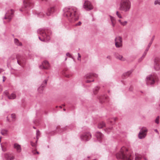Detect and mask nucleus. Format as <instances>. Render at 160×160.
I'll return each instance as SVG.
<instances>
[{"label":"nucleus","instance_id":"16","mask_svg":"<svg viewBox=\"0 0 160 160\" xmlns=\"http://www.w3.org/2000/svg\"><path fill=\"white\" fill-rule=\"evenodd\" d=\"M98 77V75L96 74L88 73L85 76V77L87 79H92L93 77L97 78Z\"/></svg>","mask_w":160,"mask_h":160},{"label":"nucleus","instance_id":"22","mask_svg":"<svg viewBox=\"0 0 160 160\" xmlns=\"http://www.w3.org/2000/svg\"><path fill=\"white\" fill-rule=\"evenodd\" d=\"M115 57L117 59H118L122 61H124L125 60V58H124L122 55L119 54L115 55Z\"/></svg>","mask_w":160,"mask_h":160},{"label":"nucleus","instance_id":"19","mask_svg":"<svg viewBox=\"0 0 160 160\" xmlns=\"http://www.w3.org/2000/svg\"><path fill=\"white\" fill-rule=\"evenodd\" d=\"M148 51V49H146L142 57L139 59L138 61L139 62H141L145 57Z\"/></svg>","mask_w":160,"mask_h":160},{"label":"nucleus","instance_id":"52","mask_svg":"<svg viewBox=\"0 0 160 160\" xmlns=\"http://www.w3.org/2000/svg\"><path fill=\"white\" fill-rule=\"evenodd\" d=\"M154 131L155 132H156L158 133V130L157 129H155L154 130Z\"/></svg>","mask_w":160,"mask_h":160},{"label":"nucleus","instance_id":"45","mask_svg":"<svg viewBox=\"0 0 160 160\" xmlns=\"http://www.w3.org/2000/svg\"><path fill=\"white\" fill-rule=\"evenodd\" d=\"M81 22H79L78 23H77L76 24V26H80L81 25Z\"/></svg>","mask_w":160,"mask_h":160},{"label":"nucleus","instance_id":"37","mask_svg":"<svg viewBox=\"0 0 160 160\" xmlns=\"http://www.w3.org/2000/svg\"><path fill=\"white\" fill-rule=\"evenodd\" d=\"M36 134H37V139H38V137L40 135V132L38 130H37Z\"/></svg>","mask_w":160,"mask_h":160},{"label":"nucleus","instance_id":"62","mask_svg":"<svg viewBox=\"0 0 160 160\" xmlns=\"http://www.w3.org/2000/svg\"><path fill=\"white\" fill-rule=\"evenodd\" d=\"M93 160H95V159H93Z\"/></svg>","mask_w":160,"mask_h":160},{"label":"nucleus","instance_id":"53","mask_svg":"<svg viewBox=\"0 0 160 160\" xmlns=\"http://www.w3.org/2000/svg\"><path fill=\"white\" fill-rule=\"evenodd\" d=\"M20 11L21 12L23 11V10H22V9H20Z\"/></svg>","mask_w":160,"mask_h":160},{"label":"nucleus","instance_id":"3","mask_svg":"<svg viewBox=\"0 0 160 160\" xmlns=\"http://www.w3.org/2000/svg\"><path fill=\"white\" fill-rule=\"evenodd\" d=\"M127 151V149L125 147H122L120 152L116 155L117 158L122 159V160H132L131 156H128L126 155Z\"/></svg>","mask_w":160,"mask_h":160},{"label":"nucleus","instance_id":"18","mask_svg":"<svg viewBox=\"0 0 160 160\" xmlns=\"http://www.w3.org/2000/svg\"><path fill=\"white\" fill-rule=\"evenodd\" d=\"M95 135L99 141H100L103 137V135L100 132H97Z\"/></svg>","mask_w":160,"mask_h":160},{"label":"nucleus","instance_id":"36","mask_svg":"<svg viewBox=\"0 0 160 160\" xmlns=\"http://www.w3.org/2000/svg\"><path fill=\"white\" fill-rule=\"evenodd\" d=\"M159 116H158L156 118V119L155 122L157 124H158L159 123Z\"/></svg>","mask_w":160,"mask_h":160},{"label":"nucleus","instance_id":"38","mask_svg":"<svg viewBox=\"0 0 160 160\" xmlns=\"http://www.w3.org/2000/svg\"><path fill=\"white\" fill-rule=\"evenodd\" d=\"M66 55L67 56L69 57L70 58L73 59V58L72 56L69 52L67 53Z\"/></svg>","mask_w":160,"mask_h":160},{"label":"nucleus","instance_id":"59","mask_svg":"<svg viewBox=\"0 0 160 160\" xmlns=\"http://www.w3.org/2000/svg\"><path fill=\"white\" fill-rule=\"evenodd\" d=\"M112 121H111L110 122H111V123H112Z\"/></svg>","mask_w":160,"mask_h":160},{"label":"nucleus","instance_id":"43","mask_svg":"<svg viewBox=\"0 0 160 160\" xmlns=\"http://www.w3.org/2000/svg\"><path fill=\"white\" fill-rule=\"evenodd\" d=\"M32 153H33V154H35L36 153L38 154H39V152H38V151L35 152V151H32Z\"/></svg>","mask_w":160,"mask_h":160},{"label":"nucleus","instance_id":"15","mask_svg":"<svg viewBox=\"0 0 160 160\" xmlns=\"http://www.w3.org/2000/svg\"><path fill=\"white\" fill-rule=\"evenodd\" d=\"M47 80H45L44 81L43 83L42 84L40 87L38 89V92L41 93L42 92L43 90V88L47 84Z\"/></svg>","mask_w":160,"mask_h":160},{"label":"nucleus","instance_id":"10","mask_svg":"<svg viewBox=\"0 0 160 160\" xmlns=\"http://www.w3.org/2000/svg\"><path fill=\"white\" fill-rule=\"evenodd\" d=\"M83 8L86 10H90L92 9L93 7L91 2L88 1H85L83 5Z\"/></svg>","mask_w":160,"mask_h":160},{"label":"nucleus","instance_id":"31","mask_svg":"<svg viewBox=\"0 0 160 160\" xmlns=\"http://www.w3.org/2000/svg\"><path fill=\"white\" fill-rule=\"evenodd\" d=\"M154 4L155 5H160V0H156L154 2Z\"/></svg>","mask_w":160,"mask_h":160},{"label":"nucleus","instance_id":"41","mask_svg":"<svg viewBox=\"0 0 160 160\" xmlns=\"http://www.w3.org/2000/svg\"><path fill=\"white\" fill-rule=\"evenodd\" d=\"M78 60L79 61H81V59L80 58L81 57V56L79 53H78Z\"/></svg>","mask_w":160,"mask_h":160},{"label":"nucleus","instance_id":"20","mask_svg":"<svg viewBox=\"0 0 160 160\" xmlns=\"http://www.w3.org/2000/svg\"><path fill=\"white\" fill-rule=\"evenodd\" d=\"M5 157L7 160H12L14 158V156H11L8 154H5Z\"/></svg>","mask_w":160,"mask_h":160},{"label":"nucleus","instance_id":"44","mask_svg":"<svg viewBox=\"0 0 160 160\" xmlns=\"http://www.w3.org/2000/svg\"><path fill=\"white\" fill-rule=\"evenodd\" d=\"M1 147L2 148V150L3 152H5L6 151V148H3L2 146V144H1Z\"/></svg>","mask_w":160,"mask_h":160},{"label":"nucleus","instance_id":"24","mask_svg":"<svg viewBox=\"0 0 160 160\" xmlns=\"http://www.w3.org/2000/svg\"><path fill=\"white\" fill-rule=\"evenodd\" d=\"M16 95L14 93H12L10 95L8 96V99H14L16 98Z\"/></svg>","mask_w":160,"mask_h":160},{"label":"nucleus","instance_id":"50","mask_svg":"<svg viewBox=\"0 0 160 160\" xmlns=\"http://www.w3.org/2000/svg\"><path fill=\"white\" fill-rule=\"evenodd\" d=\"M4 70L2 69H0V73L3 71Z\"/></svg>","mask_w":160,"mask_h":160},{"label":"nucleus","instance_id":"56","mask_svg":"<svg viewBox=\"0 0 160 160\" xmlns=\"http://www.w3.org/2000/svg\"><path fill=\"white\" fill-rule=\"evenodd\" d=\"M67 59V58H65V60H66Z\"/></svg>","mask_w":160,"mask_h":160},{"label":"nucleus","instance_id":"23","mask_svg":"<svg viewBox=\"0 0 160 160\" xmlns=\"http://www.w3.org/2000/svg\"><path fill=\"white\" fill-rule=\"evenodd\" d=\"M105 126V124L103 122H101L99 123L98 127L99 128H102Z\"/></svg>","mask_w":160,"mask_h":160},{"label":"nucleus","instance_id":"35","mask_svg":"<svg viewBox=\"0 0 160 160\" xmlns=\"http://www.w3.org/2000/svg\"><path fill=\"white\" fill-rule=\"evenodd\" d=\"M152 42V40H151V41H150V42L148 44V46L146 48V49H148V50L149 49V48L151 46Z\"/></svg>","mask_w":160,"mask_h":160},{"label":"nucleus","instance_id":"28","mask_svg":"<svg viewBox=\"0 0 160 160\" xmlns=\"http://www.w3.org/2000/svg\"><path fill=\"white\" fill-rule=\"evenodd\" d=\"M116 15L118 17L120 18H122V17L121 13L119 12L118 11H117L116 12Z\"/></svg>","mask_w":160,"mask_h":160},{"label":"nucleus","instance_id":"6","mask_svg":"<svg viewBox=\"0 0 160 160\" xmlns=\"http://www.w3.org/2000/svg\"><path fill=\"white\" fill-rule=\"evenodd\" d=\"M80 138L82 141H88L91 138V135L89 132H85L81 135Z\"/></svg>","mask_w":160,"mask_h":160},{"label":"nucleus","instance_id":"33","mask_svg":"<svg viewBox=\"0 0 160 160\" xmlns=\"http://www.w3.org/2000/svg\"><path fill=\"white\" fill-rule=\"evenodd\" d=\"M112 127L109 128H108L105 129V131L106 132H107L108 133L110 132V131L112 130Z\"/></svg>","mask_w":160,"mask_h":160},{"label":"nucleus","instance_id":"2","mask_svg":"<svg viewBox=\"0 0 160 160\" xmlns=\"http://www.w3.org/2000/svg\"><path fill=\"white\" fill-rule=\"evenodd\" d=\"M131 2L130 0H120L118 9L124 12H129L131 8Z\"/></svg>","mask_w":160,"mask_h":160},{"label":"nucleus","instance_id":"26","mask_svg":"<svg viewBox=\"0 0 160 160\" xmlns=\"http://www.w3.org/2000/svg\"><path fill=\"white\" fill-rule=\"evenodd\" d=\"M99 89V87L98 86L95 87L93 89V93L94 94H95L97 93V92L98 91V90Z\"/></svg>","mask_w":160,"mask_h":160},{"label":"nucleus","instance_id":"29","mask_svg":"<svg viewBox=\"0 0 160 160\" xmlns=\"http://www.w3.org/2000/svg\"><path fill=\"white\" fill-rule=\"evenodd\" d=\"M142 158L141 156L140 155H136L135 160H139Z\"/></svg>","mask_w":160,"mask_h":160},{"label":"nucleus","instance_id":"32","mask_svg":"<svg viewBox=\"0 0 160 160\" xmlns=\"http://www.w3.org/2000/svg\"><path fill=\"white\" fill-rule=\"evenodd\" d=\"M38 139L35 142H33L32 141L30 142L31 144L32 147H35L36 146V143L37 142Z\"/></svg>","mask_w":160,"mask_h":160},{"label":"nucleus","instance_id":"40","mask_svg":"<svg viewBox=\"0 0 160 160\" xmlns=\"http://www.w3.org/2000/svg\"><path fill=\"white\" fill-rule=\"evenodd\" d=\"M94 81V80L93 79H92V80H87L86 81V82L87 83H90L91 82H93Z\"/></svg>","mask_w":160,"mask_h":160},{"label":"nucleus","instance_id":"17","mask_svg":"<svg viewBox=\"0 0 160 160\" xmlns=\"http://www.w3.org/2000/svg\"><path fill=\"white\" fill-rule=\"evenodd\" d=\"M111 22V24L113 28L115 26L116 24V19L115 18L111 15L109 16Z\"/></svg>","mask_w":160,"mask_h":160},{"label":"nucleus","instance_id":"8","mask_svg":"<svg viewBox=\"0 0 160 160\" xmlns=\"http://www.w3.org/2000/svg\"><path fill=\"white\" fill-rule=\"evenodd\" d=\"M160 59L159 58H155L154 60V67L155 70L158 71L160 69Z\"/></svg>","mask_w":160,"mask_h":160},{"label":"nucleus","instance_id":"39","mask_svg":"<svg viewBox=\"0 0 160 160\" xmlns=\"http://www.w3.org/2000/svg\"><path fill=\"white\" fill-rule=\"evenodd\" d=\"M11 116L12 119H15L16 118V115L14 114H12L11 115Z\"/></svg>","mask_w":160,"mask_h":160},{"label":"nucleus","instance_id":"27","mask_svg":"<svg viewBox=\"0 0 160 160\" xmlns=\"http://www.w3.org/2000/svg\"><path fill=\"white\" fill-rule=\"evenodd\" d=\"M8 131L6 129L2 130L1 131V133L2 135H5L7 134Z\"/></svg>","mask_w":160,"mask_h":160},{"label":"nucleus","instance_id":"51","mask_svg":"<svg viewBox=\"0 0 160 160\" xmlns=\"http://www.w3.org/2000/svg\"><path fill=\"white\" fill-rule=\"evenodd\" d=\"M118 22L120 23L121 24V23H122V21H121V20L120 19H119L118 20Z\"/></svg>","mask_w":160,"mask_h":160},{"label":"nucleus","instance_id":"58","mask_svg":"<svg viewBox=\"0 0 160 160\" xmlns=\"http://www.w3.org/2000/svg\"><path fill=\"white\" fill-rule=\"evenodd\" d=\"M63 110L65 111V109H63Z\"/></svg>","mask_w":160,"mask_h":160},{"label":"nucleus","instance_id":"9","mask_svg":"<svg viewBox=\"0 0 160 160\" xmlns=\"http://www.w3.org/2000/svg\"><path fill=\"white\" fill-rule=\"evenodd\" d=\"M115 45L117 48H120L122 46V38L120 36H118L116 38L115 40Z\"/></svg>","mask_w":160,"mask_h":160},{"label":"nucleus","instance_id":"14","mask_svg":"<svg viewBox=\"0 0 160 160\" xmlns=\"http://www.w3.org/2000/svg\"><path fill=\"white\" fill-rule=\"evenodd\" d=\"M13 148L15 149L18 153H20L22 151L21 145L18 143H15L13 145Z\"/></svg>","mask_w":160,"mask_h":160},{"label":"nucleus","instance_id":"48","mask_svg":"<svg viewBox=\"0 0 160 160\" xmlns=\"http://www.w3.org/2000/svg\"><path fill=\"white\" fill-rule=\"evenodd\" d=\"M107 58L109 59H111V57L110 56H108L107 57Z\"/></svg>","mask_w":160,"mask_h":160},{"label":"nucleus","instance_id":"57","mask_svg":"<svg viewBox=\"0 0 160 160\" xmlns=\"http://www.w3.org/2000/svg\"><path fill=\"white\" fill-rule=\"evenodd\" d=\"M7 120H8V121H9V120L8 119V117H7Z\"/></svg>","mask_w":160,"mask_h":160},{"label":"nucleus","instance_id":"12","mask_svg":"<svg viewBox=\"0 0 160 160\" xmlns=\"http://www.w3.org/2000/svg\"><path fill=\"white\" fill-rule=\"evenodd\" d=\"M39 67L41 69H48L49 68L50 65L47 61H44L42 62V65L39 66Z\"/></svg>","mask_w":160,"mask_h":160},{"label":"nucleus","instance_id":"1","mask_svg":"<svg viewBox=\"0 0 160 160\" xmlns=\"http://www.w3.org/2000/svg\"><path fill=\"white\" fill-rule=\"evenodd\" d=\"M63 15L68 20L73 22L77 20L79 18L77 8L75 7L66 8L63 9Z\"/></svg>","mask_w":160,"mask_h":160},{"label":"nucleus","instance_id":"60","mask_svg":"<svg viewBox=\"0 0 160 160\" xmlns=\"http://www.w3.org/2000/svg\"><path fill=\"white\" fill-rule=\"evenodd\" d=\"M145 160H147L145 158H144Z\"/></svg>","mask_w":160,"mask_h":160},{"label":"nucleus","instance_id":"13","mask_svg":"<svg viewBox=\"0 0 160 160\" xmlns=\"http://www.w3.org/2000/svg\"><path fill=\"white\" fill-rule=\"evenodd\" d=\"M55 10V8L54 7L49 8L48 9L46 14L47 16H50L52 15Z\"/></svg>","mask_w":160,"mask_h":160},{"label":"nucleus","instance_id":"30","mask_svg":"<svg viewBox=\"0 0 160 160\" xmlns=\"http://www.w3.org/2000/svg\"><path fill=\"white\" fill-rule=\"evenodd\" d=\"M132 72L131 71H128L126 73L124 74V75H125L126 76H129L131 73Z\"/></svg>","mask_w":160,"mask_h":160},{"label":"nucleus","instance_id":"11","mask_svg":"<svg viewBox=\"0 0 160 160\" xmlns=\"http://www.w3.org/2000/svg\"><path fill=\"white\" fill-rule=\"evenodd\" d=\"M14 12V11L12 9H11L10 11H8L6 13L4 19H8L9 21H10L13 16Z\"/></svg>","mask_w":160,"mask_h":160},{"label":"nucleus","instance_id":"54","mask_svg":"<svg viewBox=\"0 0 160 160\" xmlns=\"http://www.w3.org/2000/svg\"><path fill=\"white\" fill-rule=\"evenodd\" d=\"M153 39H154V38H152L151 39V40H152V41H153Z\"/></svg>","mask_w":160,"mask_h":160},{"label":"nucleus","instance_id":"46","mask_svg":"<svg viewBox=\"0 0 160 160\" xmlns=\"http://www.w3.org/2000/svg\"><path fill=\"white\" fill-rule=\"evenodd\" d=\"M17 62L18 64H19L21 66V62H20L19 61L18 59L17 58Z\"/></svg>","mask_w":160,"mask_h":160},{"label":"nucleus","instance_id":"42","mask_svg":"<svg viewBox=\"0 0 160 160\" xmlns=\"http://www.w3.org/2000/svg\"><path fill=\"white\" fill-rule=\"evenodd\" d=\"M4 93L6 95V96L8 97V96H9V95H8V92L7 91H5L4 92Z\"/></svg>","mask_w":160,"mask_h":160},{"label":"nucleus","instance_id":"25","mask_svg":"<svg viewBox=\"0 0 160 160\" xmlns=\"http://www.w3.org/2000/svg\"><path fill=\"white\" fill-rule=\"evenodd\" d=\"M14 43L17 46H22V43L20 42L18 39L16 38L14 39Z\"/></svg>","mask_w":160,"mask_h":160},{"label":"nucleus","instance_id":"49","mask_svg":"<svg viewBox=\"0 0 160 160\" xmlns=\"http://www.w3.org/2000/svg\"><path fill=\"white\" fill-rule=\"evenodd\" d=\"M2 78H3V82H4V81H5V77L4 76H3V77H2Z\"/></svg>","mask_w":160,"mask_h":160},{"label":"nucleus","instance_id":"21","mask_svg":"<svg viewBox=\"0 0 160 160\" xmlns=\"http://www.w3.org/2000/svg\"><path fill=\"white\" fill-rule=\"evenodd\" d=\"M23 3L25 8H27L28 7H30V2L28 0H24Z\"/></svg>","mask_w":160,"mask_h":160},{"label":"nucleus","instance_id":"55","mask_svg":"<svg viewBox=\"0 0 160 160\" xmlns=\"http://www.w3.org/2000/svg\"><path fill=\"white\" fill-rule=\"evenodd\" d=\"M1 142V138H0V142Z\"/></svg>","mask_w":160,"mask_h":160},{"label":"nucleus","instance_id":"4","mask_svg":"<svg viewBox=\"0 0 160 160\" xmlns=\"http://www.w3.org/2000/svg\"><path fill=\"white\" fill-rule=\"evenodd\" d=\"M50 32V31L47 30L43 29L42 28L40 29L38 31V33L41 34L42 38L40 37H38L39 39L42 42H48L50 39V36L47 35V33Z\"/></svg>","mask_w":160,"mask_h":160},{"label":"nucleus","instance_id":"34","mask_svg":"<svg viewBox=\"0 0 160 160\" xmlns=\"http://www.w3.org/2000/svg\"><path fill=\"white\" fill-rule=\"evenodd\" d=\"M128 23V22L127 21H125L124 22H122V23H121V25L122 26H126Z\"/></svg>","mask_w":160,"mask_h":160},{"label":"nucleus","instance_id":"5","mask_svg":"<svg viewBox=\"0 0 160 160\" xmlns=\"http://www.w3.org/2000/svg\"><path fill=\"white\" fill-rule=\"evenodd\" d=\"M148 129L144 127H143L141 129L138 134V138L139 139H142L144 138L147 135V132Z\"/></svg>","mask_w":160,"mask_h":160},{"label":"nucleus","instance_id":"61","mask_svg":"<svg viewBox=\"0 0 160 160\" xmlns=\"http://www.w3.org/2000/svg\"><path fill=\"white\" fill-rule=\"evenodd\" d=\"M159 106H160V104H159Z\"/></svg>","mask_w":160,"mask_h":160},{"label":"nucleus","instance_id":"7","mask_svg":"<svg viewBox=\"0 0 160 160\" xmlns=\"http://www.w3.org/2000/svg\"><path fill=\"white\" fill-rule=\"evenodd\" d=\"M155 76L152 75H149L147 77L146 82L147 84L152 85L155 83Z\"/></svg>","mask_w":160,"mask_h":160},{"label":"nucleus","instance_id":"47","mask_svg":"<svg viewBox=\"0 0 160 160\" xmlns=\"http://www.w3.org/2000/svg\"><path fill=\"white\" fill-rule=\"evenodd\" d=\"M117 119V118H112L113 121H115Z\"/></svg>","mask_w":160,"mask_h":160}]
</instances>
